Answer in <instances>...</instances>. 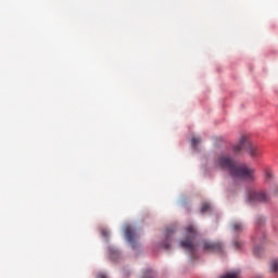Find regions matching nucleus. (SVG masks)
<instances>
[{
	"instance_id": "nucleus-8",
	"label": "nucleus",
	"mask_w": 278,
	"mask_h": 278,
	"mask_svg": "<svg viewBox=\"0 0 278 278\" xmlns=\"http://www.w3.org/2000/svg\"><path fill=\"white\" fill-rule=\"evenodd\" d=\"M267 271L273 277H278V258H271L267 265Z\"/></svg>"
},
{
	"instance_id": "nucleus-7",
	"label": "nucleus",
	"mask_w": 278,
	"mask_h": 278,
	"mask_svg": "<svg viewBox=\"0 0 278 278\" xmlns=\"http://www.w3.org/2000/svg\"><path fill=\"white\" fill-rule=\"evenodd\" d=\"M204 251L211 253L223 251V243L220 242H204Z\"/></svg>"
},
{
	"instance_id": "nucleus-13",
	"label": "nucleus",
	"mask_w": 278,
	"mask_h": 278,
	"mask_svg": "<svg viewBox=\"0 0 278 278\" xmlns=\"http://www.w3.org/2000/svg\"><path fill=\"white\" fill-rule=\"evenodd\" d=\"M233 231H242V225L235 223L232 224Z\"/></svg>"
},
{
	"instance_id": "nucleus-12",
	"label": "nucleus",
	"mask_w": 278,
	"mask_h": 278,
	"mask_svg": "<svg viewBox=\"0 0 278 278\" xmlns=\"http://www.w3.org/2000/svg\"><path fill=\"white\" fill-rule=\"evenodd\" d=\"M211 207H212V206H211L210 204L203 203V204H202V207H201L202 214H205V212H210Z\"/></svg>"
},
{
	"instance_id": "nucleus-17",
	"label": "nucleus",
	"mask_w": 278,
	"mask_h": 278,
	"mask_svg": "<svg viewBox=\"0 0 278 278\" xmlns=\"http://www.w3.org/2000/svg\"><path fill=\"white\" fill-rule=\"evenodd\" d=\"M98 278H108V276L105 274H98Z\"/></svg>"
},
{
	"instance_id": "nucleus-16",
	"label": "nucleus",
	"mask_w": 278,
	"mask_h": 278,
	"mask_svg": "<svg viewBox=\"0 0 278 278\" xmlns=\"http://www.w3.org/2000/svg\"><path fill=\"white\" fill-rule=\"evenodd\" d=\"M101 236H102L103 238H109L110 231H108V229H102V230H101Z\"/></svg>"
},
{
	"instance_id": "nucleus-9",
	"label": "nucleus",
	"mask_w": 278,
	"mask_h": 278,
	"mask_svg": "<svg viewBox=\"0 0 278 278\" xmlns=\"http://www.w3.org/2000/svg\"><path fill=\"white\" fill-rule=\"evenodd\" d=\"M175 231H176L175 226H172L166 230V241L163 242V248H165L166 250L170 249V244L168 243V240L170 239V236L175 233Z\"/></svg>"
},
{
	"instance_id": "nucleus-3",
	"label": "nucleus",
	"mask_w": 278,
	"mask_h": 278,
	"mask_svg": "<svg viewBox=\"0 0 278 278\" xmlns=\"http://www.w3.org/2000/svg\"><path fill=\"white\" fill-rule=\"evenodd\" d=\"M194 238H197V228L194 226L189 225L186 227V239L180 241L181 249L188 251L191 257L194 256L197 252V247L194 245Z\"/></svg>"
},
{
	"instance_id": "nucleus-11",
	"label": "nucleus",
	"mask_w": 278,
	"mask_h": 278,
	"mask_svg": "<svg viewBox=\"0 0 278 278\" xmlns=\"http://www.w3.org/2000/svg\"><path fill=\"white\" fill-rule=\"evenodd\" d=\"M265 175V181H270L274 177L273 170L270 168H266L264 172Z\"/></svg>"
},
{
	"instance_id": "nucleus-1",
	"label": "nucleus",
	"mask_w": 278,
	"mask_h": 278,
	"mask_svg": "<svg viewBox=\"0 0 278 278\" xmlns=\"http://www.w3.org/2000/svg\"><path fill=\"white\" fill-rule=\"evenodd\" d=\"M244 155L252 162L260 160L263 155L262 148H260V144L255 141V137L249 132L244 134Z\"/></svg>"
},
{
	"instance_id": "nucleus-5",
	"label": "nucleus",
	"mask_w": 278,
	"mask_h": 278,
	"mask_svg": "<svg viewBox=\"0 0 278 278\" xmlns=\"http://www.w3.org/2000/svg\"><path fill=\"white\" fill-rule=\"evenodd\" d=\"M257 181V169L244 165V184H255Z\"/></svg>"
},
{
	"instance_id": "nucleus-2",
	"label": "nucleus",
	"mask_w": 278,
	"mask_h": 278,
	"mask_svg": "<svg viewBox=\"0 0 278 278\" xmlns=\"http://www.w3.org/2000/svg\"><path fill=\"white\" fill-rule=\"evenodd\" d=\"M217 164L222 168H226V170H229V174L235 179H240V177H244V167L240 166L238 162L231 160L229 156H219L217 160Z\"/></svg>"
},
{
	"instance_id": "nucleus-15",
	"label": "nucleus",
	"mask_w": 278,
	"mask_h": 278,
	"mask_svg": "<svg viewBox=\"0 0 278 278\" xmlns=\"http://www.w3.org/2000/svg\"><path fill=\"white\" fill-rule=\"evenodd\" d=\"M242 142H244V137L241 138V143L235 147L236 153H238V151H242Z\"/></svg>"
},
{
	"instance_id": "nucleus-6",
	"label": "nucleus",
	"mask_w": 278,
	"mask_h": 278,
	"mask_svg": "<svg viewBox=\"0 0 278 278\" xmlns=\"http://www.w3.org/2000/svg\"><path fill=\"white\" fill-rule=\"evenodd\" d=\"M125 238L130 244H132V248H136V230L131 226H126L124 228Z\"/></svg>"
},
{
	"instance_id": "nucleus-10",
	"label": "nucleus",
	"mask_w": 278,
	"mask_h": 278,
	"mask_svg": "<svg viewBox=\"0 0 278 278\" xmlns=\"http://www.w3.org/2000/svg\"><path fill=\"white\" fill-rule=\"evenodd\" d=\"M219 278H240V271L235 270V271L226 273L222 275Z\"/></svg>"
},
{
	"instance_id": "nucleus-4",
	"label": "nucleus",
	"mask_w": 278,
	"mask_h": 278,
	"mask_svg": "<svg viewBox=\"0 0 278 278\" xmlns=\"http://www.w3.org/2000/svg\"><path fill=\"white\" fill-rule=\"evenodd\" d=\"M270 201V195L266 193V191H255L253 189H249L247 191V203L250 205H255L256 203H268Z\"/></svg>"
},
{
	"instance_id": "nucleus-14",
	"label": "nucleus",
	"mask_w": 278,
	"mask_h": 278,
	"mask_svg": "<svg viewBox=\"0 0 278 278\" xmlns=\"http://www.w3.org/2000/svg\"><path fill=\"white\" fill-rule=\"evenodd\" d=\"M199 142H201V139L200 138H197V137H193L191 139V144L192 147H197L199 144Z\"/></svg>"
}]
</instances>
